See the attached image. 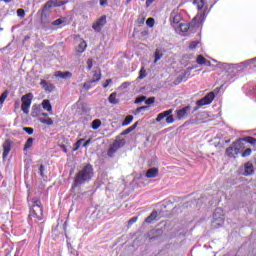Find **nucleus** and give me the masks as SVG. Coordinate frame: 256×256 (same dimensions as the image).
Listing matches in <instances>:
<instances>
[{"label":"nucleus","mask_w":256,"mask_h":256,"mask_svg":"<svg viewBox=\"0 0 256 256\" xmlns=\"http://www.w3.org/2000/svg\"><path fill=\"white\" fill-rule=\"evenodd\" d=\"M166 118L167 125H171V123L175 122V119L173 118V109L166 110L160 114L157 115L156 121L157 123L163 121V119Z\"/></svg>","instance_id":"nucleus-3"},{"label":"nucleus","mask_w":256,"mask_h":256,"mask_svg":"<svg viewBox=\"0 0 256 256\" xmlns=\"http://www.w3.org/2000/svg\"><path fill=\"white\" fill-rule=\"evenodd\" d=\"M123 145H125V140L121 139V140H116L108 149L107 151V155L108 157H113V155H115V153H117V151H119V149H121V147H123Z\"/></svg>","instance_id":"nucleus-4"},{"label":"nucleus","mask_w":256,"mask_h":256,"mask_svg":"<svg viewBox=\"0 0 256 256\" xmlns=\"http://www.w3.org/2000/svg\"><path fill=\"white\" fill-rule=\"evenodd\" d=\"M197 45H199V42H198V41H192V42H190V44H189V49H190V50L196 49V48H197Z\"/></svg>","instance_id":"nucleus-46"},{"label":"nucleus","mask_w":256,"mask_h":256,"mask_svg":"<svg viewBox=\"0 0 256 256\" xmlns=\"http://www.w3.org/2000/svg\"><path fill=\"white\" fill-rule=\"evenodd\" d=\"M183 81H185V76H178L174 81V85H179L180 83H183Z\"/></svg>","instance_id":"nucleus-41"},{"label":"nucleus","mask_w":256,"mask_h":256,"mask_svg":"<svg viewBox=\"0 0 256 256\" xmlns=\"http://www.w3.org/2000/svg\"><path fill=\"white\" fill-rule=\"evenodd\" d=\"M40 85L44 91H48L49 93L55 91V86L46 80H41Z\"/></svg>","instance_id":"nucleus-13"},{"label":"nucleus","mask_w":256,"mask_h":256,"mask_svg":"<svg viewBox=\"0 0 256 256\" xmlns=\"http://www.w3.org/2000/svg\"><path fill=\"white\" fill-rule=\"evenodd\" d=\"M196 63L198 65H205V63H207V59L205 57H203V55H198V57L196 59Z\"/></svg>","instance_id":"nucleus-34"},{"label":"nucleus","mask_w":256,"mask_h":256,"mask_svg":"<svg viewBox=\"0 0 256 256\" xmlns=\"http://www.w3.org/2000/svg\"><path fill=\"white\" fill-rule=\"evenodd\" d=\"M92 83H94V82H91V80L86 82V83H84L83 84V89H85L86 91H89V89H91V84Z\"/></svg>","instance_id":"nucleus-48"},{"label":"nucleus","mask_w":256,"mask_h":256,"mask_svg":"<svg viewBox=\"0 0 256 256\" xmlns=\"http://www.w3.org/2000/svg\"><path fill=\"white\" fill-rule=\"evenodd\" d=\"M153 103H155V97H149L145 100L146 105H153Z\"/></svg>","instance_id":"nucleus-47"},{"label":"nucleus","mask_w":256,"mask_h":256,"mask_svg":"<svg viewBox=\"0 0 256 256\" xmlns=\"http://www.w3.org/2000/svg\"><path fill=\"white\" fill-rule=\"evenodd\" d=\"M190 111H191V106L190 105H188L186 107H183L182 109L177 110L176 111L177 119L179 121H181V119H185Z\"/></svg>","instance_id":"nucleus-10"},{"label":"nucleus","mask_w":256,"mask_h":256,"mask_svg":"<svg viewBox=\"0 0 256 256\" xmlns=\"http://www.w3.org/2000/svg\"><path fill=\"white\" fill-rule=\"evenodd\" d=\"M194 5H197L198 11H201L203 7H205V1L204 0H194Z\"/></svg>","instance_id":"nucleus-30"},{"label":"nucleus","mask_w":256,"mask_h":256,"mask_svg":"<svg viewBox=\"0 0 256 256\" xmlns=\"http://www.w3.org/2000/svg\"><path fill=\"white\" fill-rule=\"evenodd\" d=\"M146 25H148V27H153V25H155V19L154 18H148L146 20Z\"/></svg>","instance_id":"nucleus-45"},{"label":"nucleus","mask_w":256,"mask_h":256,"mask_svg":"<svg viewBox=\"0 0 256 256\" xmlns=\"http://www.w3.org/2000/svg\"><path fill=\"white\" fill-rule=\"evenodd\" d=\"M224 224H225V218L212 219V227H214V229H219V227H223Z\"/></svg>","instance_id":"nucleus-16"},{"label":"nucleus","mask_w":256,"mask_h":256,"mask_svg":"<svg viewBox=\"0 0 256 256\" xmlns=\"http://www.w3.org/2000/svg\"><path fill=\"white\" fill-rule=\"evenodd\" d=\"M101 81V72H95L93 74V79L91 80V83H99Z\"/></svg>","instance_id":"nucleus-33"},{"label":"nucleus","mask_w":256,"mask_h":256,"mask_svg":"<svg viewBox=\"0 0 256 256\" xmlns=\"http://www.w3.org/2000/svg\"><path fill=\"white\" fill-rule=\"evenodd\" d=\"M34 142H35V138H28L24 144L23 151H29V149L33 147Z\"/></svg>","instance_id":"nucleus-21"},{"label":"nucleus","mask_w":256,"mask_h":256,"mask_svg":"<svg viewBox=\"0 0 256 256\" xmlns=\"http://www.w3.org/2000/svg\"><path fill=\"white\" fill-rule=\"evenodd\" d=\"M41 115V108L37 106L32 107V117H39Z\"/></svg>","instance_id":"nucleus-31"},{"label":"nucleus","mask_w":256,"mask_h":256,"mask_svg":"<svg viewBox=\"0 0 256 256\" xmlns=\"http://www.w3.org/2000/svg\"><path fill=\"white\" fill-rule=\"evenodd\" d=\"M7 97H9V92L6 90L0 96V105L5 103V99H7Z\"/></svg>","instance_id":"nucleus-36"},{"label":"nucleus","mask_w":256,"mask_h":256,"mask_svg":"<svg viewBox=\"0 0 256 256\" xmlns=\"http://www.w3.org/2000/svg\"><path fill=\"white\" fill-rule=\"evenodd\" d=\"M21 101H22L21 110L26 115L29 114V109L31 108V103L33 101V94L27 93L26 95H23L21 98Z\"/></svg>","instance_id":"nucleus-2"},{"label":"nucleus","mask_w":256,"mask_h":256,"mask_svg":"<svg viewBox=\"0 0 256 256\" xmlns=\"http://www.w3.org/2000/svg\"><path fill=\"white\" fill-rule=\"evenodd\" d=\"M108 101L109 103H111V105L119 104V99H117V92L111 93L110 96L108 97Z\"/></svg>","instance_id":"nucleus-20"},{"label":"nucleus","mask_w":256,"mask_h":256,"mask_svg":"<svg viewBox=\"0 0 256 256\" xmlns=\"http://www.w3.org/2000/svg\"><path fill=\"white\" fill-rule=\"evenodd\" d=\"M157 211H153L146 219L145 223H152L157 219Z\"/></svg>","instance_id":"nucleus-23"},{"label":"nucleus","mask_w":256,"mask_h":256,"mask_svg":"<svg viewBox=\"0 0 256 256\" xmlns=\"http://www.w3.org/2000/svg\"><path fill=\"white\" fill-rule=\"evenodd\" d=\"M42 107L45 111H48L50 115H53V106L51 105V101L48 99L43 100Z\"/></svg>","instance_id":"nucleus-17"},{"label":"nucleus","mask_w":256,"mask_h":256,"mask_svg":"<svg viewBox=\"0 0 256 256\" xmlns=\"http://www.w3.org/2000/svg\"><path fill=\"white\" fill-rule=\"evenodd\" d=\"M225 154L227 157H230V159H235V157L239 155V152L235 149L234 146H230L226 148Z\"/></svg>","instance_id":"nucleus-15"},{"label":"nucleus","mask_w":256,"mask_h":256,"mask_svg":"<svg viewBox=\"0 0 256 256\" xmlns=\"http://www.w3.org/2000/svg\"><path fill=\"white\" fill-rule=\"evenodd\" d=\"M214 99H215V93L214 92H209L202 99L198 100L196 102V105L198 107H203L204 105H211V103H213Z\"/></svg>","instance_id":"nucleus-6"},{"label":"nucleus","mask_w":256,"mask_h":256,"mask_svg":"<svg viewBox=\"0 0 256 256\" xmlns=\"http://www.w3.org/2000/svg\"><path fill=\"white\" fill-rule=\"evenodd\" d=\"M91 127H92V129H94V131H97V129H99V127H101V120H99V119L93 120L91 123Z\"/></svg>","instance_id":"nucleus-28"},{"label":"nucleus","mask_w":256,"mask_h":256,"mask_svg":"<svg viewBox=\"0 0 256 256\" xmlns=\"http://www.w3.org/2000/svg\"><path fill=\"white\" fill-rule=\"evenodd\" d=\"M101 7H105L107 5V0H100Z\"/></svg>","instance_id":"nucleus-60"},{"label":"nucleus","mask_w":256,"mask_h":256,"mask_svg":"<svg viewBox=\"0 0 256 256\" xmlns=\"http://www.w3.org/2000/svg\"><path fill=\"white\" fill-rule=\"evenodd\" d=\"M139 25H143L145 23V18L138 19Z\"/></svg>","instance_id":"nucleus-61"},{"label":"nucleus","mask_w":256,"mask_h":256,"mask_svg":"<svg viewBox=\"0 0 256 256\" xmlns=\"http://www.w3.org/2000/svg\"><path fill=\"white\" fill-rule=\"evenodd\" d=\"M83 141H85V139H83V138L79 139V140L74 144L73 151H79V147H81V143H83Z\"/></svg>","instance_id":"nucleus-39"},{"label":"nucleus","mask_w":256,"mask_h":256,"mask_svg":"<svg viewBox=\"0 0 256 256\" xmlns=\"http://www.w3.org/2000/svg\"><path fill=\"white\" fill-rule=\"evenodd\" d=\"M63 5H67V1L48 0L44 4V9H51V7H63Z\"/></svg>","instance_id":"nucleus-9"},{"label":"nucleus","mask_w":256,"mask_h":256,"mask_svg":"<svg viewBox=\"0 0 256 256\" xmlns=\"http://www.w3.org/2000/svg\"><path fill=\"white\" fill-rule=\"evenodd\" d=\"M255 61H256V58L250 59L249 60L250 65H253V63H255Z\"/></svg>","instance_id":"nucleus-63"},{"label":"nucleus","mask_w":256,"mask_h":256,"mask_svg":"<svg viewBox=\"0 0 256 256\" xmlns=\"http://www.w3.org/2000/svg\"><path fill=\"white\" fill-rule=\"evenodd\" d=\"M191 75V72L189 71H185L183 75H181L182 77H185V81H187V79L189 78V76Z\"/></svg>","instance_id":"nucleus-55"},{"label":"nucleus","mask_w":256,"mask_h":256,"mask_svg":"<svg viewBox=\"0 0 256 256\" xmlns=\"http://www.w3.org/2000/svg\"><path fill=\"white\" fill-rule=\"evenodd\" d=\"M245 138H239L235 140L232 145L235 147L238 153H241L245 149Z\"/></svg>","instance_id":"nucleus-11"},{"label":"nucleus","mask_w":256,"mask_h":256,"mask_svg":"<svg viewBox=\"0 0 256 256\" xmlns=\"http://www.w3.org/2000/svg\"><path fill=\"white\" fill-rule=\"evenodd\" d=\"M60 148L62 149V151H63L64 153H67V152H68L67 146H66L65 144L60 145Z\"/></svg>","instance_id":"nucleus-58"},{"label":"nucleus","mask_w":256,"mask_h":256,"mask_svg":"<svg viewBox=\"0 0 256 256\" xmlns=\"http://www.w3.org/2000/svg\"><path fill=\"white\" fill-rule=\"evenodd\" d=\"M30 217H36V219H38V221H42V219H43V218H41V217H39V216L37 215V212H35V210H32V211L30 212Z\"/></svg>","instance_id":"nucleus-51"},{"label":"nucleus","mask_w":256,"mask_h":256,"mask_svg":"<svg viewBox=\"0 0 256 256\" xmlns=\"http://www.w3.org/2000/svg\"><path fill=\"white\" fill-rule=\"evenodd\" d=\"M251 153H253V150L251 148H247L243 151L242 157H249V155H251Z\"/></svg>","instance_id":"nucleus-42"},{"label":"nucleus","mask_w":256,"mask_h":256,"mask_svg":"<svg viewBox=\"0 0 256 256\" xmlns=\"http://www.w3.org/2000/svg\"><path fill=\"white\" fill-rule=\"evenodd\" d=\"M93 165L87 163L82 169H80L74 176V183L72 185V189L77 187H81V185H85V183H89L91 179H93Z\"/></svg>","instance_id":"nucleus-1"},{"label":"nucleus","mask_w":256,"mask_h":256,"mask_svg":"<svg viewBox=\"0 0 256 256\" xmlns=\"http://www.w3.org/2000/svg\"><path fill=\"white\" fill-rule=\"evenodd\" d=\"M145 99H147V97L141 96V97H139V98H137V99L135 100V103H143V101H145Z\"/></svg>","instance_id":"nucleus-53"},{"label":"nucleus","mask_w":256,"mask_h":256,"mask_svg":"<svg viewBox=\"0 0 256 256\" xmlns=\"http://www.w3.org/2000/svg\"><path fill=\"white\" fill-rule=\"evenodd\" d=\"M153 3H155V0H146V7H150Z\"/></svg>","instance_id":"nucleus-57"},{"label":"nucleus","mask_w":256,"mask_h":256,"mask_svg":"<svg viewBox=\"0 0 256 256\" xmlns=\"http://www.w3.org/2000/svg\"><path fill=\"white\" fill-rule=\"evenodd\" d=\"M147 77V71L145 70V67H142L139 71L138 79H145Z\"/></svg>","instance_id":"nucleus-37"},{"label":"nucleus","mask_w":256,"mask_h":256,"mask_svg":"<svg viewBox=\"0 0 256 256\" xmlns=\"http://www.w3.org/2000/svg\"><path fill=\"white\" fill-rule=\"evenodd\" d=\"M149 106H142V107H138L136 109L135 115H139V113H141V111H148Z\"/></svg>","instance_id":"nucleus-40"},{"label":"nucleus","mask_w":256,"mask_h":256,"mask_svg":"<svg viewBox=\"0 0 256 256\" xmlns=\"http://www.w3.org/2000/svg\"><path fill=\"white\" fill-rule=\"evenodd\" d=\"M86 64H87V69H88V71H91V69H93V59L89 58V59L86 61Z\"/></svg>","instance_id":"nucleus-44"},{"label":"nucleus","mask_w":256,"mask_h":256,"mask_svg":"<svg viewBox=\"0 0 256 256\" xmlns=\"http://www.w3.org/2000/svg\"><path fill=\"white\" fill-rule=\"evenodd\" d=\"M41 115H42L43 117H47L49 114L43 112V113H41Z\"/></svg>","instance_id":"nucleus-64"},{"label":"nucleus","mask_w":256,"mask_h":256,"mask_svg":"<svg viewBox=\"0 0 256 256\" xmlns=\"http://www.w3.org/2000/svg\"><path fill=\"white\" fill-rule=\"evenodd\" d=\"M179 30L182 33H187V31H189V24H185V23L179 24Z\"/></svg>","instance_id":"nucleus-35"},{"label":"nucleus","mask_w":256,"mask_h":256,"mask_svg":"<svg viewBox=\"0 0 256 256\" xmlns=\"http://www.w3.org/2000/svg\"><path fill=\"white\" fill-rule=\"evenodd\" d=\"M43 171H45V166L41 165L39 168V172L41 176H43Z\"/></svg>","instance_id":"nucleus-59"},{"label":"nucleus","mask_w":256,"mask_h":256,"mask_svg":"<svg viewBox=\"0 0 256 256\" xmlns=\"http://www.w3.org/2000/svg\"><path fill=\"white\" fill-rule=\"evenodd\" d=\"M38 121L43 123V125H53V119L51 118H39Z\"/></svg>","instance_id":"nucleus-29"},{"label":"nucleus","mask_w":256,"mask_h":256,"mask_svg":"<svg viewBox=\"0 0 256 256\" xmlns=\"http://www.w3.org/2000/svg\"><path fill=\"white\" fill-rule=\"evenodd\" d=\"M49 9H45V6H43L42 10H41V15H40V21L41 23H45V19H47L48 15H47V11Z\"/></svg>","instance_id":"nucleus-26"},{"label":"nucleus","mask_w":256,"mask_h":256,"mask_svg":"<svg viewBox=\"0 0 256 256\" xmlns=\"http://www.w3.org/2000/svg\"><path fill=\"white\" fill-rule=\"evenodd\" d=\"M54 77H56V79H71L73 77V73L69 71H66V72L56 71L54 73Z\"/></svg>","instance_id":"nucleus-12"},{"label":"nucleus","mask_w":256,"mask_h":256,"mask_svg":"<svg viewBox=\"0 0 256 256\" xmlns=\"http://www.w3.org/2000/svg\"><path fill=\"white\" fill-rule=\"evenodd\" d=\"M213 219H225V212L222 210V208L215 209Z\"/></svg>","instance_id":"nucleus-18"},{"label":"nucleus","mask_w":256,"mask_h":256,"mask_svg":"<svg viewBox=\"0 0 256 256\" xmlns=\"http://www.w3.org/2000/svg\"><path fill=\"white\" fill-rule=\"evenodd\" d=\"M245 143H249L250 145H256V138L252 136H246L244 137Z\"/></svg>","instance_id":"nucleus-32"},{"label":"nucleus","mask_w":256,"mask_h":256,"mask_svg":"<svg viewBox=\"0 0 256 256\" xmlns=\"http://www.w3.org/2000/svg\"><path fill=\"white\" fill-rule=\"evenodd\" d=\"M63 23H65V18H63V19L58 18V19H56V20H54V21L52 22V25H53L54 27H57V26H59V25H63Z\"/></svg>","instance_id":"nucleus-38"},{"label":"nucleus","mask_w":256,"mask_h":256,"mask_svg":"<svg viewBox=\"0 0 256 256\" xmlns=\"http://www.w3.org/2000/svg\"><path fill=\"white\" fill-rule=\"evenodd\" d=\"M137 125H139V122H135L132 126H130L131 131H135V129H137Z\"/></svg>","instance_id":"nucleus-56"},{"label":"nucleus","mask_w":256,"mask_h":256,"mask_svg":"<svg viewBox=\"0 0 256 256\" xmlns=\"http://www.w3.org/2000/svg\"><path fill=\"white\" fill-rule=\"evenodd\" d=\"M32 202L34 204V207H39L41 215H43V206L41 205V200L39 198H33Z\"/></svg>","instance_id":"nucleus-24"},{"label":"nucleus","mask_w":256,"mask_h":256,"mask_svg":"<svg viewBox=\"0 0 256 256\" xmlns=\"http://www.w3.org/2000/svg\"><path fill=\"white\" fill-rule=\"evenodd\" d=\"M132 122H133V115H128L122 122V127H127V125H131Z\"/></svg>","instance_id":"nucleus-25"},{"label":"nucleus","mask_w":256,"mask_h":256,"mask_svg":"<svg viewBox=\"0 0 256 256\" xmlns=\"http://www.w3.org/2000/svg\"><path fill=\"white\" fill-rule=\"evenodd\" d=\"M106 24H107V16L103 15L96 21V23L92 25V29H94V31H97L99 33L103 29V27H105Z\"/></svg>","instance_id":"nucleus-7"},{"label":"nucleus","mask_w":256,"mask_h":256,"mask_svg":"<svg viewBox=\"0 0 256 256\" xmlns=\"http://www.w3.org/2000/svg\"><path fill=\"white\" fill-rule=\"evenodd\" d=\"M89 143H91V139H88L84 144L83 147H87L89 145Z\"/></svg>","instance_id":"nucleus-62"},{"label":"nucleus","mask_w":256,"mask_h":256,"mask_svg":"<svg viewBox=\"0 0 256 256\" xmlns=\"http://www.w3.org/2000/svg\"><path fill=\"white\" fill-rule=\"evenodd\" d=\"M12 145H13V141H11V139H6L3 142V144H2V148H3L2 157H3V159H7V157H9V153H11Z\"/></svg>","instance_id":"nucleus-8"},{"label":"nucleus","mask_w":256,"mask_h":256,"mask_svg":"<svg viewBox=\"0 0 256 256\" xmlns=\"http://www.w3.org/2000/svg\"><path fill=\"white\" fill-rule=\"evenodd\" d=\"M169 21L172 27H175V25H179V23L183 21V17H181V14H179V8L172 10V12L170 13Z\"/></svg>","instance_id":"nucleus-5"},{"label":"nucleus","mask_w":256,"mask_h":256,"mask_svg":"<svg viewBox=\"0 0 256 256\" xmlns=\"http://www.w3.org/2000/svg\"><path fill=\"white\" fill-rule=\"evenodd\" d=\"M23 131H25V133H27L28 135H33L35 130L32 127H24Z\"/></svg>","instance_id":"nucleus-43"},{"label":"nucleus","mask_w":256,"mask_h":256,"mask_svg":"<svg viewBox=\"0 0 256 256\" xmlns=\"http://www.w3.org/2000/svg\"><path fill=\"white\" fill-rule=\"evenodd\" d=\"M111 83H113L112 79H107L106 83L103 84V89H107L109 87V85H111Z\"/></svg>","instance_id":"nucleus-52"},{"label":"nucleus","mask_w":256,"mask_h":256,"mask_svg":"<svg viewBox=\"0 0 256 256\" xmlns=\"http://www.w3.org/2000/svg\"><path fill=\"white\" fill-rule=\"evenodd\" d=\"M244 175H253V164L249 162L245 164Z\"/></svg>","instance_id":"nucleus-22"},{"label":"nucleus","mask_w":256,"mask_h":256,"mask_svg":"<svg viewBox=\"0 0 256 256\" xmlns=\"http://www.w3.org/2000/svg\"><path fill=\"white\" fill-rule=\"evenodd\" d=\"M85 49H87V42L82 40V42L76 47V53H85Z\"/></svg>","instance_id":"nucleus-19"},{"label":"nucleus","mask_w":256,"mask_h":256,"mask_svg":"<svg viewBox=\"0 0 256 256\" xmlns=\"http://www.w3.org/2000/svg\"><path fill=\"white\" fill-rule=\"evenodd\" d=\"M133 130H131L130 127H128L126 130H124L121 135H129V133H131Z\"/></svg>","instance_id":"nucleus-54"},{"label":"nucleus","mask_w":256,"mask_h":256,"mask_svg":"<svg viewBox=\"0 0 256 256\" xmlns=\"http://www.w3.org/2000/svg\"><path fill=\"white\" fill-rule=\"evenodd\" d=\"M17 15H18V17H21L23 19V17H25V10L22 8L18 9Z\"/></svg>","instance_id":"nucleus-50"},{"label":"nucleus","mask_w":256,"mask_h":256,"mask_svg":"<svg viewBox=\"0 0 256 256\" xmlns=\"http://www.w3.org/2000/svg\"><path fill=\"white\" fill-rule=\"evenodd\" d=\"M154 57H155L154 63H157V61H159L161 57H163V52L161 51V49L155 50Z\"/></svg>","instance_id":"nucleus-27"},{"label":"nucleus","mask_w":256,"mask_h":256,"mask_svg":"<svg viewBox=\"0 0 256 256\" xmlns=\"http://www.w3.org/2000/svg\"><path fill=\"white\" fill-rule=\"evenodd\" d=\"M138 219H139V217H137V216L132 217L130 220H128V225L129 226L134 225V223H137Z\"/></svg>","instance_id":"nucleus-49"},{"label":"nucleus","mask_w":256,"mask_h":256,"mask_svg":"<svg viewBox=\"0 0 256 256\" xmlns=\"http://www.w3.org/2000/svg\"><path fill=\"white\" fill-rule=\"evenodd\" d=\"M146 177L147 179H155V177L159 176V169L154 167V168H150L146 171Z\"/></svg>","instance_id":"nucleus-14"}]
</instances>
